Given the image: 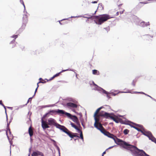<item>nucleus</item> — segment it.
<instances>
[{"label": "nucleus", "instance_id": "obj_1", "mask_svg": "<svg viewBox=\"0 0 156 156\" xmlns=\"http://www.w3.org/2000/svg\"><path fill=\"white\" fill-rule=\"evenodd\" d=\"M115 143L118 145L121 144L126 149H130L133 156H150L142 150L138 149L136 147L128 144L126 142L117 138L116 136L113 138Z\"/></svg>", "mask_w": 156, "mask_h": 156}, {"label": "nucleus", "instance_id": "obj_2", "mask_svg": "<svg viewBox=\"0 0 156 156\" xmlns=\"http://www.w3.org/2000/svg\"><path fill=\"white\" fill-rule=\"evenodd\" d=\"M86 15L90 16V17H88L87 16H82V15H80L78 16H71V18H76V17H83L84 18H87L88 19H91L94 20V21L98 25H101L105 22L106 21L108 20L109 19L110 17V16L108 14H104L102 15H99V16H90L88 14H85Z\"/></svg>", "mask_w": 156, "mask_h": 156}, {"label": "nucleus", "instance_id": "obj_3", "mask_svg": "<svg viewBox=\"0 0 156 156\" xmlns=\"http://www.w3.org/2000/svg\"><path fill=\"white\" fill-rule=\"evenodd\" d=\"M56 114H58L60 116L65 115L69 117H70L72 116L70 113L67 112L63 110L58 109L50 110L43 115V118H45L48 116L49 115H53Z\"/></svg>", "mask_w": 156, "mask_h": 156}, {"label": "nucleus", "instance_id": "obj_4", "mask_svg": "<svg viewBox=\"0 0 156 156\" xmlns=\"http://www.w3.org/2000/svg\"><path fill=\"white\" fill-rule=\"evenodd\" d=\"M20 2L23 5L24 7V14L23 15V17L22 24L21 28L19 29V30L21 32H22L26 26V24L27 23L28 21L27 17L29 16V14L27 13L26 11H25V7L23 1V0H21V1L20 0Z\"/></svg>", "mask_w": 156, "mask_h": 156}, {"label": "nucleus", "instance_id": "obj_5", "mask_svg": "<svg viewBox=\"0 0 156 156\" xmlns=\"http://www.w3.org/2000/svg\"><path fill=\"white\" fill-rule=\"evenodd\" d=\"M48 124L51 126H54L62 131L63 130L65 126L61 125L57 122L54 119L50 118L48 119Z\"/></svg>", "mask_w": 156, "mask_h": 156}, {"label": "nucleus", "instance_id": "obj_6", "mask_svg": "<svg viewBox=\"0 0 156 156\" xmlns=\"http://www.w3.org/2000/svg\"><path fill=\"white\" fill-rule=\"evenodd\" d=\"M141 133L144 136L147 137L150 140L153 142L156 140V139L153 136L151 133L149 131H146L145 129H143L141 132Z\"/></svg>", "mask_w": 156, "mask_h": 156}, {"label": "nucleus", "instance_id": "obj_7", "mask_svg": "<svg viewBox=\"0 0 156 156\" xmlns=\"http://www.w3.org/2000/svg\"><path fill=\"white\" fill-rule=\"evenodd\" d=\"M62 132L66 133L70 137L73 138L74 137L79 138V136L77 135L78 134L73 133L69 130L66 127H65Z\"/></svg>", "mask_w": 156, "mask_h": 156}, {"label": "nucleus", "instance_id": "obj_8", "mask_svg": "<svg viewBox=\"0 0 156 156\" xmlns=\"http://www.w3.org/2000/svg\"><path fill=\"white\" fill-rule=\"evenodd\" d=\"M134 22L136 25H139L140 26L142 27H144L149 25V22L145 23L144 21H142L139 23V19H136V21H134Z\"/></svg>", "mask_w": 156, "mask_h": 156}, {"label": "nucleus", "instance_id": "obj_9", "mask_svg": "<svg viewBox=\"0 0 156 156\" xmlns=\"http://www.w3.org/2000/svg\"><path fill=\"white\" fill-rule=\"evenodd\" d=\"M63 105L64 107H66L69 108H76L77 107V105L76 104V103H74L73 102H68L66 104H63Z\"/></svg>", "mask_w": 156, "mask_h": 156}, {"label": "nucleus", "instance_id": "obj_10", "mask_svg": "<svg viewBox=\"0 0 156 156\" xmlns=\"http://www.w3.org/2000/svg\"><path fill=\"white\" fill-rule=\"evenodd\" d=\"M113 115V114L112 113H109L103 111H101L100 113V115L101 116L104 117L106 119L110 118L111 117H112L110 115Z\"/></svg>", "mask_w": 156, "mask_h": 156}, {"label": "nucleus", "instance_id": "obj_11", "mask_svg": "<svg viewBox=\"0 0 156 156\" xmlns=\"http://www.w3.org/2000/svg\"><path fill=\"white\" fill-rule=\"evenodd\" d=\"M41 126L43 129L45 130L46 129L50 127L48 123L47 124L46 121L43 120L42 119H41Z\"/></svg>", "mask_w": 156, "mask_h": 156}, {"label": "nucleus", "instance_id": "obj_12", "mask_svg": "<svg viewBox=\"0 0 156 156\" xmlns=\"http://www.w3.org/2000/svg\"><path fill=\"white\" fill-rule=\"evenodd\" d=\"M121 122V124L129 125L131 127H133V128H134L135 129L137 130L138 131L140 132L141 133V132L142 131H143V130H142L141 129H140L138 128H137V127L135 126H133L131 124H128L127 123H125V122Z\"/></svg>", "mask_w": 156, "mask_h": 156}, {"label": "nucleus", "instance_id": "obj_13", "mask_svg": "<svg viewBox=\"0 0 156 156\" xmlns=\"http://www.w3.org/2000/svg\"><path fill=\"white\" fill-rule=\"evenodd\" d=\"M39 155H41V156H43V154L39 151H34L32 154V156H38Z\"/></svg>", "mask_w": 156, "mask_h": 156}, {"label": "nucleus", "instance_id": "obj_14", "mask_svg": "<svg viewBox=\"0 0 156 156\" xmlns=\"http://www.w3.org/2000/svg\"><path fill=\"white\" fill-rule=\"evenodd\" d=\"M101 93H103V94H106V96L107 98H108V99H109L111 98V97L110 96L108 95V94H110V92H108L107 91H106L105 90L102 88V89H101Z\"/></svg>", "mask_w": 156, "mask_h": 156}, {"label": "nucleus", "instance_id": "obj_15", "mask_svg": "<svg viewBox=\"0 0 156 156\" xmlns=\"http://www.w3.org/2000/svg\"><path fill=\"white\" fill-rule=\"evenodd\" d=\"M92 83L93 85L95 86L94 89L99 91L101 93V90L102 89V88L99 87L96 84H95L93 81H92Z\"/></svg>", "mask_w": 156, "mask_h": 156}, {"label": "nucleus", "instance_id": "obj_16", "mask_svg": "<svg viewBox=\"0 0 156 156\" xmlns=\"http://www.w3.org/2000/svg\"><path fill=\"white\" fill-rule=\"evenodd\" d=\"M110 119L112 120H113L114 121H115L116 123H119V122H120L121 123V122H124L122 120V119H119V120L116 119L114 117V116H113L112 117H110Z\"/></svg>", "mask_w": 156, "mask_h": 156}, {"label": "nucleus", "instance_id": "obj_17", "mask_svg": "<svg viewBox=\"0 0 156 156\" xmlns=\"http://www.w3.org/2000/svg\"><path fill=\"white\" fill-rule=\"evenodd\" d=\"M112 90L110 91V93L111 94H112V95H113L114 96H116L117 94L119 93H131V92L130 91H128V92H125V91H119V92L115 94L112 91Z\"/></svg>", "mask_w": 156, "mask_h": 156}, {"label": "nucleus", "instance_id": "obj_18", "mask_svg": "<svg viewBox=\"0 0 156 156\" xmlns=\"http://www.w3.org/2000/svg\"><path fill=\"white\" fill-rule=\"evenodd\" d=\"M106 136H108V137L112 139H113L115 137V136L113 134L110 133L108 132H107V134Z\"/></svg>", "mask_w": 156, "mask_h": 156}, {"label": "nucleus", "instance_id": "obj_19", "mask_svg": "<svg viewBox=\"0 0 156 156\" xmlns=\"http://www.w3.org/2000/svg\"><path fill=\"white\" fill-rule=\"evenodd\" d=\"M28 133L30 137H31L33 135V132L31 126L29 128Z\"/></svg>", "mask_w": 156, "mask_h": 156}, {"label": "nucleus", "instance_id": "obj_20", "mask_svg": "<svg viewBox=\"0 0 156 156\" xmlns=\"http://www.w3.org/2000/svg\"><path fill=\"white\" fill-rule=\"evenodd\" d=\"M67 100L68 101L70 102H73L74 103H77V101L75 99L70 98H68L67 99Z\"/></svg>", "mask_w": 156, "mask_h": 156}, {"label": "nucleus", "instance_id": "obj_21", "mask_svg": "<svg viewBox=\"0 0 156 156\" xmlns=\"http://www.w3.org/2000/svg\"><path fill=\"white\" fill-rule=\"evenodd\" d=\"M131 122L133 124H134V125L140 128H141L140 129H141L142 130H143V129H144L142 125L140 124H137L132 122Z\"/></svg>", "mask_w": 156, "mask_h": 156}, {"label": "nucleus", "instance_id": "obj_22", "mask_svg": "<svg viewBox=\"0 0 156 156\" xmlns=\"http://www.w3.org/2000/svg\"><path fill=\"white\" fill-rule=\"evenodd\" d=\"M17 37H18V35H13L12 37H11L14 38H15L10 42V44H14V42H15V39L16 38H17Z\"/></svg>", "mask_w": 156, "mask_h": 156}, {"label": "nucleus", "instance_id": "obj_23", "mask_svg": "<svg viewBox=\"0 0 156 156\" xmlns=\"http://www.w3.org/2000/svg\"><path fill=\"white\" fill-rule=\"evenodd\" d=\"M92 73L94 75H99L100 74L99 72L96 69H94L92 70Z\"/></svg>", "mask_w": 156, "mask_h": 156}, {"label": "nucleus", "instance_id": "obj_24", "mask_svg": "<svg viewBox=\"0 0 156 156\" xmlns=\"http://www.w3.org/2000/svg\"><path fill=\"white\" fill-rule=\"evenodd\" d=\"M104 107L103 106H101V107H100L98 108L96 111V112H95V113H94V117H95V115L98 112H99L100 110L102 108H103Z\"/></svg>", "mask_w": 156, "mask_h": 156}, {"label": "nucleus", "instance_id": "obj_25", "mask_svg": "<svg viewBox=\"0 0 156 156\" xmlns=\"http://www.w3.org/2000/svg\"><path fill=\"white\" fill-rule=\"evenodd\" d=\"M73 118H71L72 120L74 122H76L78 120V118L75 115H73Z\"/></svg>", "mask_w": 156, "mask_h": 156}, {"label": "nucleus", "instance_id": "obj_26", "mask_svg": "<svg viewBox=\"0 0 156 156\" xmlns=\"http://www.w3.org/2000/svg\"><path fill=\"white\" fill-rule=\"evenodd\" d=\"M100 127H101V128L98 127V128L97 129L101 131V133H102L105 129L102 126H101Z\"/></svg>", "mask_w": 156, "mask_h": 156}, {"label": "nucleus", "instance_id": "obj_27", "mask_svg": "<svg viewBox=\"0 0 156 156\" xmlns=\"http://www.w3.org/2000/svg\"><path fill=\"white\" fill-rule=\"evenodd\" d=\"M94 120L95 121V123H94V126L97 129H98L99 127H98V126L96 124V122H97V119L96 118V117H94Z\"/></svg>", "mask_w": 156, "mask_h": 156}, {"label": "nucleus", "instance_id": "obj_28", "mask_svg": "<svg viewBox=\"0 0 156 156\" xmlns=\"http://www.w3.org/2000/svg\"><path fill=\"white\" fill-rule=\"evenodd\" d=\"M11 121H10L9 123H8L7 124V131H9V133L10 134L11 132L10 131V129L9 128V125L10 122H11Z\"/></svg>", "mask_w": 156, "mask_h": 156}, {"label": "nucleus", "instance_id": "obj_29", "mask_svg": "<svg viewBox=\"0 0 156 156\" xmlns=\"http://www.w3.org/2000/svg\"><path fill=\"white\" fill-rule=\"evenodd\" d=\"M129 132V130L128 129H126L124 130L123 133L125 135H127L128 134Z\"/></svg>", "mask_w": 156, "mask_h": 156}, {"label": "nucleus", "instance_id": "obj_30", "mask_svg": "<svg viewBox=\"0 0 156 156\" xmlns=\"http://www.w3.org/2000/svg\"><path fill=\"white\" fill-rule=\"evenodd\" d=\"M145 37L146 38H147V39L148 40H149V38H150L151 37V38H152L153 37V36H151L150 35H145Z\"/></svg>", "mask_w": 156, "mask_h": 156}, {"label": "nucleus", "instance_id": "obj_31", "mask_svg": "<svg viewBox=\"0 0 156 156\" xmlns=\"http://www.w3.org/2000/svg\"><path fill=\"white\" fill-rule=\"evenodd\" d=\"M76 114L77 115H78L80 116V121H82V115L81 113L80 112V113H79L77 112V113Z\"/></svg>", "mask_w": 156, "mask_h": 156}, {"label": "nucleus", "instance_id": "obj_32", "mask_svg": "<svg viewBox=\"0 0 156 156\" xmlns=\"http://www.w3.org/2000/svg\"><path fill=\"white\" fill-rule=\"evenodd\" d=\"M70 125H71V126L74 128L75 129L76 128L77 126L73 122H70Z\"/></svg>", "mask_w": 156, "mask_h": 156}, {"label": "nucleus", "instance_id": "obj_33", "mask_svg": "<svg viewBox=\"0 0 156 156\" xmlns=\"http://www.w3.org/2000/svg\"><path fill=\"white\" fill-rule=\"evenodd\" d=\"M79 138H80L83 141V136L82 133H80V136Z\"/></svg>", "mask_w": 156, "mask_h": 156}, {"label": "nucleus", "instance_id": "obj_34", "mask_svg": "<svg viewBox=\"0 0 156 156\" xmlns=\"http://www.w3.org/2000/svg\"><path fill=\"white\" fill-rule=\"evenodd\" d=\"M61 73V72L58 73H56V74H55V75H54L53 76L54 77V78H55L56 77H57L58 76H59V75H60V74Z\"/></svg>", "mask_w": 156, "mask_h": 156}, {"label": "nucleus", "instance_id": "obj_35", "mask_svg": "<svg viewBox=\"0 0 156 156\" xmlns=\"http://www.w3.org/2000/svg\"><path fill=\"white\" fill-rule=\"evenodd\" d=\"M75 129L77 131L78 133H82V132L77 127Z\"/></svg>", "mask_w": 156, "mask_h": 156}, {"label": "nucleus", "instance_id": "obj_36", "mask_svg": "<svg viewBox=\"0 0 156 156\" xmlns=\"http://www.w3.org/2000/svg\"><path fill=\"white\" fill-rule=\"evenodd\" d=\"M55 106L54 104H52V105H46V107H53Z\"/></svg>", "mask_w": 156, "mask_h": 156}, {"label": "nucleus", "instance_id": "obj_37", "mask_svg": "<svg viewBox=\"0 0 156 156\" xmlns=\"http://www.w3.org/2000/svg\"><path fill=\"white\" fill-rule=\"evenodd\" d=\"M75 122L76 123L77 125H78L79 127H81V128H82L80 126V123L79 122V121H78V120L77 121H76V122Z\"/></svg>", "mask_w": 156, "mask_h": 156}, {"label": "nucleus", "instance_id": "obj_38", "mask_svg": "<svg viewBox=\"0 0 156 156\" xmlns=\"http://www.w3.org/2000/svg\"><path fill=\"white\" fill-rule=\"evenodd\" d=\"M73 69H70V70H69V69H66V70H62V71H61L60 72H61V73L63 72H65V71H68V70H70V71H73Z\"/></svg>", "mask_w": 156, "mask_h": 156}, {"label": "nucleus", "instance_id": "obj_39", "mask_svg": "<svg viewBox=\"0 0 156 156\" xmlns=\"http://www.w3.org/2000/svg\"><path fill=\"white\" fill-rule=\"evenodd\" d=\"M107 132V131H106L105 129L104 130L102 133L103 134L105 135L106 136Z\"/></svg>", "mask_w": 156, "mask_h": 156}, {"label": "nucleus", "instance_id": "obj_40", "mask_svg": "<svg viewBox=\"0 0 156 156\" xmlns=\"http://www.w3.org/2000/svg\"><path fill=\"white\" fill-rule=\"evenodd\" d=\"M4 108L5 109V114H6V116L7 121V120H8V117H7V113H6V107L5 106L4 107Z\"/></svg>", "mask_w": 156, "mask_h": 156}, {"label": "nucleus", "instance_id": "obj_41", "mask_svg": "<svg viewBox=\"0 0 156 156\" xmlns=\"http://www.w3.org/2000/svg\"><path fill=\"white\" fill-rule=\"evenodd\" d=\"M54 76H53L52 77H51L49 80L46 79L45 80H47V81H50V80H52L54 78Z\"/></svg>", "mask_w": 156, "mask_h": 156}, {"label": "nucleus", "instance_id": "obj_42", "mask_svg": "<svg viewBox=\"0 0 156 156\" xmlns=\"http://www.w3.org/2000/svg\"><path fill=\"white\" fill-rule=\"evenodd\" d=\"M46 83V81H44V80H42V81H40L39 82V83Z\"/></svg>", "mask_w": 156, "mask_h": 156}, {"label": "nucleus", "instance_id": "obj_43", "mask_svg": "<svg viewBox=\"0 0 156 156\" xmlns=\"http://www.w3.org/2000/svg\"><path fill=\"white\" fill-rule=\"evenodd\" d=\"M33 97H33V96L32 97H30V98H29V99H28V101H27V103H28L29 102V101H30H30H31V100H32V98H33Z\"/></svg>", "mask_w": 156, "mask_h": 156}, {"label": "nucleus", "instance_id": "obj_44", "mask_svg": "<svg viewBox=\"0 0 156 156\" xmlns=\"http://www.w3.org/2000/svg\"><path fill=\"white\" fill-rule=\"evenodd\" d=\"M114 147V146H111V147H108V148L106 150V151L108 150V149H111L113 147Z\"/></svg>", "mask_w": 156, "mask_h": 156}, {"label": "nucleus", "instance_id": "obj_45", "mask_svg": "<svg viewBox=\"0 0 156 156\" xmlns=\"http://www.w3.org/2000/svg\"><path fill=\"white\" fill-rule=\"evenodd\" d=\"M121 135V134L119 132V133L118 134H117V136L118 137H120Z\"/></svg>", "mask_w": 156, "mask_h": 156}, {"label": "nucleus", "instance_id": "obj_46", "mask_svg": "<svg viewBox=\"0 0 156 156\" xmlns=\"http://www.w3.org/2000/svg\"><path fill=\"white\" fill-rule=\"evenodd\" d=\"M132 84L134 86H135V82L134 80L132 82Z\"/></svg>", "mask_w": 156, "mask_h": 156}, {"label": "nucleus", "instance_id": "obj_47", "mask_svg": "<svg viewBox=\"0 0 156 156\" xmlns=\"http://www.w3.org/2000/svg\"><path fill=\"white\" fill-rule=\"evenodd\" d=\"M107 31V32H108V31L109 30V27H106V28H104Z\"/></svg>", "mask_w": 156, "mask_h": 156}, {"label": "nucleus", "instance_id": "obj_48", "mask_svg": "<svg viewBox=\"0 0 156 156\" xmlns=\"http://www.w3.org/2000/svg\"><path fill=\"white\" fill-rule=\"evenodd\" d=\"M37 89H38V88H36L35 89V91L34 94V95L33 96V97H34L36 93V92L37 91Z\"/></svg>", "mask_w": 156, "mask_h": 156}, {"label": "nucleus", "instance_id": "obj_49", "mask_svg": "<svg viewBox=\"0 0 156 156\" xmlns=\"http://www.w3.org/2000/svg\"><path fill=\"white\" fill-rule=\"evenodd\" d=\"M67 19H63L60 21H59V23L61 24V25H62V23H61V21H62V20H67Z\"/></svg>", "mask_w": 156, "mask_h": 156}, {"label": "nucleus", "instance_id": "obj_50", "mask_svg": "<svg viewBox=\"0 0 156 156\" xmlns=\"http://www.w3.org/2000/svg\"><path fill=\"white\" fill-rule=\"evenodd\" d=\"M139 94H144L145 95V94H146L144 92H139Z\"/></svg>", "mask_w": 156, "mask_h": 156}, {"label": "nucleus", "instance_id": "obj_51", "mask_svg": "<svg viewBox=\"0 0 156 156\" xmlns=\"http://www.w3.org/2000/svg\"><path fill=\"white\" fill-rule=\"evenodd\" d=\"M57 148H58V151L59 154V155H60V149H59V147H57Z\"/></svg>", "mask_w": 156, "mask_h": 156}, {"label": "nucleus", "instance_id": "obj_52", "mask_svg": "<svg viewBox=\"0 0 156 156\" xmlns=\"http://www.w3.org/2000/svg\"><path fill=\"white\" fill-rule=\"evenodd\" d=\"M145 95L147 96H148V97H150L151 98H153L151 96H150V95H148V94H145Z\"/></svg>", "mask_w": 156, "mask_h": 156}, {"label": "nucleus", "instance_id": "obj_53", "mask_svg": "<svg viewBox=\"0 0 156 156\" xmlns=\"http://www.w3.org/2000/svg\"><path fill=\"white\" fill-rule=\"evenodd\" d=\"M91 3H93V4H95V3H97V1H93L91 2Z\"/></svg>", "mask_w": 156, "mask_h": 156}, {"label": "nucleus", "instance_id": "obj_54", "mask_svg": "<svg viewBox=\"0 0 156 156\" xmlns=\"http://www.w3.org/2000/svg\"><path fill=\"white\" fill-rule=\"evenodd\" d=\"M46 105H45L42 106L41 107L42 108H46Z\"/></svg>", "mask_w": 156, "mask_h": 156}, {"label": "nucleus", "instance_id": "obj_55", "mask_svg": "<svg viewBox=\"0 0 156 156\" xmlns=\"http://www.w3.org/2000/svg\"><path fill=\"white\" fill-rule=\"evenodd\" d=\"M0 105H2L3 107H4V106H5L2 103H0Z\"/></svg>", "mask_w": 156, "mask_h": 156}, {"label": "nucleus", "instance_id": "obj_56", "mask_svg": "<svg viewBox=\"0 0 156 156\" xmlns=\"http://www.w3.org/2000/svg\"><path fill=\"white\" fill-rule=\"evenodd\" d=\"M0 105H2L3 107H4V106H5L2 103H0Z\"/></svg>", "mask_w": 156, "mask_h": 156}, {"label": "nucleus", "instance_id": "obj_57", "mask_svg": "<svg viewBox=\"0 0 156 156\" xmlns=\"http://www.w3.org/2000/svg\"><path fill=\"white\" fill-rule=\"evenodd\" d=\"M106 151H104L102 154V155H103H103L106 154Z\"/></svg>", "mask_w": 156, "mask_h": 156}, {"label": "nucleus", "instance_id": "obj_58", "mask_svg": "<svg viewBox=\"0 0 156 156\" xmlns=\"http://www.w3.org/2000/svg\"><path fill=\"white\" fill-rule=\"evenodd\" d=\"M7 108H8L10 109L11 110H12V107H7Z\"/></svg>", "mask_w": 156, "mask_h": 156}, {"label": "nucleus", "instance_id": "obj_59", "mask_svg": "<svg viewBox=\"0 0 156 156\" xmlns=\"http://www.w3.org/2000/svg\"><path fill=\"white\" fill-rule=\"evenodd\" d=\"M140 3H142L144 4H145L147 3H146L145 2H140Z\"/></svg>", "mask_w": 156, "mask_h": 156}, {"label": "nucleus", "instance_id": "obj_60", "mask_svg": "<svg viewBox=\"0 0 156 156\" xmlns=\"http://www.w3.org/2000/svg\"><path fill=\"white\" fill-rule=\"evenodd\" d=\"M81 124H82V126H83V127L84 128V126H85L84 125V124H83V123L82 122Z\"/></svg>", "mask_w": 156, "mask_h": 156}, {"label": "nucleus", "instance_id": "obj_61", "mask_svg": "<svg viewBox=\"0 0 156 156\" xmlns=\"http://www.w3.org/2000/svg\"><path fill=\"white\" fill-rule=\"evenodd\" d=\"M96 12H97V10H96V11L95 12H94V13H93V14H92V16H93V15H95V14H96Z\"/></svg>", "mask_w": 156, "mask_h": 156}, {"label": "nucleus", "instance_id": "obj_62", "mask_svg": "<svg viewBox=\"0 0 156 156\" xmlns=\"http://www.w3.org/2000/svg\"><path fill=\"white\" fill-rule=\"evenodd\" d=\"M39 80L40 81H41V80H43L41 78H40L39 79Z\"/></svg>", "mask_w": 156, "mask_h": 156}, {"label": "nucleus", "instance_id": "obj_63", "mask_svg": "<svg viewBox=\"0 0 156 156\" xmlns=\"http://www.w3.org/2000/svg\"><path fill=\"white\" fill-rule=\"evenodd\" d=\"M119 12H117L116 13V15L117 16L119 15Z\"/></svg>", "mask_w": 156, "mask_h": 156}, {"label": "nucleus", "instance_id": "obj_64", "mask_svg": "<svg viewBox=\"0 0 156 156\" xmlns=\"http://www.w3.org/2000/svg\"><path fill=\"white\" fill-rule=\"evenodd\" d=\"M152 100H154V101H155L156 102V99H154V98H151Z\"/></svg>", "mask_w": 156, "mask_h": 156}]
</instances>
